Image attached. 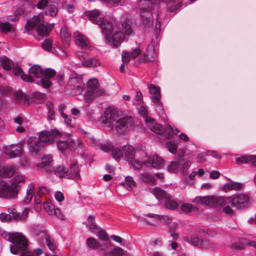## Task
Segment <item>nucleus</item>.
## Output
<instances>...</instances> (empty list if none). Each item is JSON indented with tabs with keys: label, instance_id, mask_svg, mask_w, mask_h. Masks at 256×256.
<instances>
[{
	"label": "nucleus",
	"instance_id": "7ed1b4c3",
	"mask_svg": "<svg viewBox=\"0 0 256 256\" xmlns=\"http://www.w3.org/2000/svg\"><path fill=\"white\" fill-rule=\"evenodd\" d=\"M61 134V132L56 129L52 130L50 132L43 131L40 134L39 138L30 137L28 139V145L29 150L38 154L42 150L45 144L53 142L54 138Z\"/></svg>",
	"mask_w": 256,
	"mask_h": 256
},
{
	"label": "nucleus",
	"instance_id": "e2e57ef3",
	"mask_svg": "<svg viewBox=\"0 0 256 256\" xmlns=\"http://www.w3.org/2000/svg\"><path fill=\"white\" fill-rule=\"evenodd\" d=\"M200 246L202 248L206 249L213 250L215 248V246L206 240H202Z\"/></svg>",
	"mask_w": 256,
	"mask_h": 256
},
{
	"label": "nucleus",
	"instance_id": "c756f323",
	"mask_svg": "<svg viewBox=\"0 0 256 256\" xmlns=\"http://www.w3.org/2000/svg\"><path fill=\"white\" fill-rule=\"evenodd\" d=\"M0 64L4 69L10 70L14 64L12 60L6 56H2L0 58Z\"/></svg>",
	"mask_w": 256,
	"mask_h": 256
},
{
	"label": "nucleus",
	"instance_id": "a878e982",
	"mask_svg": "<svg viewBox=\"0 0 256 256\" xmlns=\"http://www.w3.org/2000/svg\"><path fill=\"white\" fill-rule=\"evenodd\" d=\"M154 120L152 122H149L147 126L149 128L152 132L156 134H162L163 132L162 128L160 124L154 122Z\"/></svg>",
	"mask_w": 256,
	"mask_h": 256
},
{
	"label": "nucleus",
	"instance_id": "864d4df0",
	"mask_svg": "<svg viewBox=\"0 0 256 256\" xmlns=\"http://www.w3.org/2000/svg\"><path fill=\"white\" fill-rule=\"evenodd\" d=\"M112 156L116 160H118L124 156L123 148L122 150L119 148L114 149L112 153Z\"/></svg>",
	"mask_w": 256,
	"mask_h": 256
},
{
	"label": "nucleus",
	"instance_id": "72a5a7b5",
	"mask_svg": "<svg viewBox=\"0 0 256 256\" xmlns=\"http://www.w3.org/2000/svg\"><path fill=\"white\" fill-rule=\"evenodd\" d=\"M82 65L86 67H96L100 65V62L96 59L90 58L87 56V58L84 59V60L83 61Z\"/></svg>",
	"mask_w": 256,
	"mask_h": 256
},
{
	"label": "nucleus",
	"instance_id": "6e6d98bb",
	"mask_svg": "<svg viewBox=\"0 0 256 256\" xmlns=\"http://www.w3.org/2000/svg\"><path fill=\"white\" fill-rule=\"evenodd\" d=\"M192 164V162L190 160L185 162L180 169V174L186 176L188 174V170L190 168Z\"/></svg>",
	"mask_w": 256,
	"mask_h": 256
},
{
	"label": "nucleus",
	"instance_id": "39448f33",
	"mask_svg": "<svg viewBox=\"0 0 256 256\" xmlns=\"http://www.w3.org/2000/svg\"><path fill=\"white\" fill-rule=\"evenodd\" d=\"M144 51L140 50V49H134L130 54L125 50L122 52V59L123 63L128 64L131 58L135 60L138 63L146 62L153 60L152 55L154 53L150 52L148 49H144Z\"/></svg>",
	"mask_w": 256,
	"mask_h": 256
},
{
	"label": "nucleus",
	"instance_id": "09e8293b",
	"mask_svg": "<svg viewBox=\"0 0 256 256\" xmlns=\"http://www.w3.org/2000/svg\"><path fill=\"white\" fill-rule=\"evenodd\" d=\"M145 216L148 217L153 218L156 220L162 222H166L170 220L167 216L158 215L154 214H148Z\"/></svg>",
	"mask_w": 256,
	"mask_h": 256
},
{
	"label": "nucleus",
	"instance_id": "79ce46f5",
	"mask_svg": "<svg viewBox=\"0 0 256 256\" xmlns=\"http://www.w3.org/2000/svg\"><path fill=\"white\" fill-rule=\"evenodd\" d=\"M138 112L144 118L146 124H148L149 122H152L154 120V118L148 116V112L145 106H141L139 108Z\"/></svg>",
	"mask_w": 256,
	"mask_h": 256
},
{
	"label": "nucleus",
	"instance_id": "20e7f679",
	"mask_svg": "<svg viewBox=\"0 0 256 256\" xmlns=\"http://www.w3.org/2000/svg\"><path fill=\"white\" fill-rule=\"evenodd\" d=\"M52 28V26L44 22L42 15H38L34 16L26 21L24 32L30 34L32 30L34 29L38 36H46L50 32Z\"/></svg>",
	"mask_w": 256,
	"mask_h": 256
},
{
	"label": "nucleus",
	"instance_id": "c9c22d12",
	"mask_svg": "<svg viewBox=\"0 0 256 256\" xmlns=\"http://www.w3.org/2000/svg\"><path fill=\"white\" fill-rule=\"evenodd\" d=\"M140 178L143 182L148 183L152 184H154L155 182V179L154 177L148 172H144L140 174Z\"/></svg>",
	"mask_w": 256,
	"mask_h": 256
},
{
	"label": "nucleus",
	"instance_id": "4468645a",
	"mask_svg": "<svg viewBox=\"0 0 256 256\" xmlns=\"http://www.w3.org/2000/svg\"><path fill=\"white\" fill-rule=\"evenodd\" d=\"M90 142L96 149H100L105 152H110L114 148L112 144L109 142H102L100 140H96L92 138L90 140Z\"/></svg>",
	"mask_w": 256,
	"mask_h": 256
},
{
	"label": "nucleus",
	"instance_id": "ddd939ff",
	"mask_svg": "<svg viewBox=\"0 0 256 256\" xmlns=\"http://www.w3.org/2000/svg\"><path fill=\"white\" fill-rule=\"evenodd\" d=\"M134 124L133 118L130 116H126L117 120L116 122V130L118 133H123Z\"/></svg>",
	"mask_w": 256,
	"mask_h": 256
},
{
	"label": "nucleus",
	"instance_id": "c85d7f7f",
	"mask_svg": "<svg viewBox=\"0 0 256 256\" xmlns=\"http://www.w3.org/2000/svg\"><path fill=\"white\" fill-rule=\"evenodd\" d=\"M242 184L239 182H231L226 183L223 186L224 191L228 192L231 190H238L240 189Z\"/></svg>",
	"mask_w": 256,
	"mask_h": 256
},
{
	"label": "nucleus",
	"instance_id": "052dcab7",
	"mask_svg": "<svg viewBox=\"0 0 256 256\" xmlns=\"http://www.w3.org/2000/svg\"><path fill=\"white\" fill-rule=\"evenodd\" d=\"M44 208L48 214L52 216V212L55 208L52 204L50 202H46L44 204Z\"/></svg>",
	"mask_w": 256,
	"mask_h": 256
},
{
	"label": "nucleus",
	"instance_id": "dca6fc26",
	"mask_svg": "<svg viewBox=\"0 0 256 256\" xmlns=\"http://www.w3.org/2000/svg\"><path fill=\"white\" fill-rule=\"evenodd\" d=\"M52 160V156L50 154L43 156L42 162L36 166L37 169L44 170L46 172H50L49 168Z\"/></svg>",
	"mask_w": 256,
	"mask_h": 256
},
{
	"label": "nucleus",
	"instance_id": "13d9d810",
	"mask_svg": "<svg viewBox=\"0 0 256 256\" xmlns=\"http://www.w3.org/2000/svg\"><path fill=\"white\" fill-rule=\"evenodd\" d=\"M12 28V24L9 22H0V30L4 32H8Z\"/></svg>",
	"mask_w": 256,
	"mask_h": 256
},
{
	"label": "nucleus",
	"instance_id": "338daca9",
	"mask_svg": "<svg viewBox=\"0 0 256 256\" xmlns=\"http://www.w3.org/2000/svg\"><path fill=\"white\" fill-rule=\"evenodd\" d=\"M46 244L50 250H54L56 248V244L54 240L51 239L50 236H46Z\"/></svg>",
	"mask_w": 256,
	"mask_h": 256
},
{
	"label": "nucleus",
	"instance_id": "f704fd0d",
	"mask_svg": "<svg viewBox=\"0 0 256 256\" xmlns=\"http://www.w3.org/2000/svg\"><path fill=\"white\" fill-rule=\"evenodd\" d=\"M252 244V242H250L246 239H242L240 242H234L232 244V248L235 250H242L247 246H250Z\"/></svg>",
	"mask_w": 256,
	"mask_h": 256
},
{
	"label": "nucleus",
	"instance_id": "0e129e2a",
	"mask_svg": "<svg viewBox=\"0 0 256 256\" xmlns=\"http://www.w3.org/2000/svg\"><path fill=\"white\" fill-rule=\"evenodd\" d=\"M97 233L98 236L102 240L107 241L108 240V236L104 230H100V228H98V230L96 234Z\"/></svg>",
	"mask_w": 256,
	"mask_h": 256
},
{
	"label": "nucleus",
	"instance_id": "58836bf2",
	"mask_svg": "<svg viewBox=\"0 0 256 256\" xmlns=\"http://www.w3.org/2000/svg\"><path fill=\"white\" fill-rule=\"evenodd\" d=\"M122 184L128 190L130 191L132 190V186H135L136 183L132 177L128 176L126 178L124 182L122 183Z\"/></svg>",
	"mask_w": 256,
	"mask_h": 256
},
{
	"label": "nucleus",
	"instance_id": "c03bdc74",
	"mask_svg": "<svg viewBox=\"0 0 256 256\" xmlns=\"http://www.w3.org/2000/svg\"><path fill=\"white\" fill-rule=\"evenodd\" d=\"M50 53H52L61 58L66 57L68 55L65 49H44Z\"/></svg>",
	"mask_w": 256,
	"mask_h": 256
},
{
	"label": "nucleus",
	"instance_id": "f257e3e1",
	"mask_svg": "<svg viewBox=\"0 0 256 256\" xmlns=\"http://www.w3.org/2000/svg\"><path fill=\"white\" fill-rule=\"evenodd\" d=\"M166 4L168 10L172 12L180 8L182 6V0H142L140 4V14L142 18V22L146 26L150 27L152 25V10L158 7L161 2Z\"/></svg>",
	"mask_w": 256,
	"mask_h": 256
},
{
	"label": "nucleus",
	"instance_id": "f8f14e48",
	"mask_svg": "<svg viewBox=\"0 0 256 256\" xmlns=\"http://www.w3.org/2000/svg\"><path fill=\"white\" fill-rule=\"evenodd\" d=\"M234 206L238 209H244L250 204V198L248 195L245 194H234L230 196Z\"/></svg>",
	"mask_w": 256,
	"mask_h": 256
},
{
	"label": "nucleus",
	"instance_id": "0eeeda50",
	"mask_svg": "<svg viewBox=\"0 0 256 256\" xmlns=\"http://www.w3.org/2000/svg\"><path fill=\"white\" fill-rule=\"evenodd\" d=\"M118 109L114 106H110L105 110L102 123L106 127L112 128L114 122L118 120Z\"/></svg>",
	"mask_w": 256,
	"mask_h": 256
},
{
	"label": "nucleus",
	"instance_id": "bf43d9fd",
	"mask_svg": "<svg viewBox=\"0 0 256 256\" xmlns=\"http://www.w3.org/2000/svg\"><path fill=\"white\" fill-rule=\"evenodd\" d=\"M122 34L124 35H129L132 32V30L128 24L127 22H123L122 24Z\"/></svg>",
	"mask_w": 256,
	"mask_h": 256
},
{
	"label": "nucleus",
	"instance_id": "3c124183",
	"mask_svg": "<svg viewBox=\"0 0 256 256\" xmlns=\"http://www.w3.org/2000/svg\"><path fill=\"white\" fill-rule=\"evenodd\" d=\"M34 186L32 184H29L26 190V195L24 198V202H29L33 196Z\"/></svg>",
	"mask_w": 256,
	"mask_h": 256
},
{
	"label": "nucleus",
	"instance_id": "2eb2a0df",
	"mask_svg": "<svg viewBox=\"0 0 256 256\" xmlns=\"http://www.w3.org/2000/svg\"><path fill=\"white\" fill-rule=\"evenodd\" d=\"M74 40L76 44L81 48H90L92 46L90 40L78 32L74 33Z\"/></svg>",
	"mask_w": 256,
	"mask_h": 256
},
{
	"label": "nucleus",
	"instance_id": "423d86ee",
	"mask_svg": "<svg viewBox=\"0 0 256 256\" xmlns=\"http://www.w3.org/2000/svg\"><path fill=\"white\" fill-rule=\"evenodd\" d=\"M84 86L82 78L78 74L72 73L66 84V92L72 96L80 94L84 90Z\"/></svg>",
	"mask_w": 256,
	"mask_h": 256
},
{
	"label": "nucleus",
	"instance_id": "393cba45",
	"mask_svg": "<svg viewBox=\"0 0 256 256\" xmlns=\"http://www.w3.org/2000/svg\"><path fill=\"white\" fill-rule=\"evenodd\" d=\"M55 174L60 178H68V170L64 165H59L55 170Z\"/></svg>",
	"mask_w": 256,
	"mask_h": 256
},
{
	"label": "nucleus",
	"instance_id": "49530a36",
	"mask_svg": "<svg viewBox=\"0 0 256 256\" xmlns=\"http://www.w3.org/2000/svg\"><path fill=\"white\" fill-rule=\"evenodd\" d=\"M160 96H152L151 98L157 108L161 112L162 114H165L164 109L162 107V104L160 101Z\"/></svg>",
	"mask_w": 256,
	"mask_h": 256
},
{
	"label": "nucleus",
	"instance_id": "ea45409f",
	"mask_svg": "<svg viewBox=\"0 0 256 256\" xmlns=\"http://www.w3.org/2000/svg\"><path fill=\"white\" fill-rule=\"evenodd\" d=\"M152 193L158 200H160L164 198H166V194L164 191L158 187L154 188L152 190Z\"/></svg>",
	"mask_w": 256,
	"mask_h": 256
},
{
	"label": "nucleus",
	"instance_id": "a19ab883",
	"mask_svg": "<svg viewBox=\"0 0 256 256\" xmlns=\"http://www.w3.org/2000/svg\"><path fill=\"white\" fill-rule=\"evenodd\" d=\"M250 155L238 156L235 158L236 162L238 164H246L250 162Z\"/></svg>",
	"mask_w": 256,
	"mask_h": 256
},
{
	"label": "nucleus",
	"instance_id": "4d7b16f0",
	"mask_svg": "<svg viewBox=\"0 0 256 256\" xmlns=\"http://www.w3.org/2000/svg\"><path fill=\"white\" fill-rule=\"evenodd\" d=\"M58 12L57 8L54 6H48L46 10V14L47 15L50 16H55Z\"/></svg>",
	"mask_w": 256,
	"mask_h": 256
},
{
	"label": "nucleus",
	"instance_id": "603ef678",
	"mask_svg": "<svg viewBox=\"0 0 256 256\" xmlns=\"http://www.w3.org/2000/svg\"><path fill=\"white\" fill-rule=\"evenodd\" d=\"M179 130L177 129L174 130L170 126L166 128L164 130L166 136L168 138H172L174 134H177Z\"/></svg>",
	"mask_w": 256,
	"mask_h": 256
},
{
	"label": "nucleus",
	"instance_id": "5fc2aeb1",
	"mask_svg": "<svg viewBox=\"0 0 256 256\" xmlns=\"http://www.w3.org/2000/svg\"><path fill=\"white\" fill-rule=\"evenodd\" d=\"M146 162L145 160H140L132 158L130 160V163L131 166L134 169H138L140 168Z\"/></svg>",
	"mask_w": 256,
	"mask_h": 256
},
{
	"label": "nucleus",
	"instance_id": "a18cd8bd",
	"mask_svg": "<svg viewBox=\"0 0 256 256\" xmlns=\"http://www.w3.org/2000/svg\"><path fill=\"white\" fill-rule=\"evenodd\" d=\"M98 81L96 78H93L90 79L87 82V89L95 91L100 90L98 88Z\"/></svg>",
	"mask_w": 256,
	"mask_h": 256
},
{
	"label": "nucleus",
	"instance_id": "5701e85b",
	"mask_svg": "<svg viewBox=\"0 0 256 256\" xmlns=\"http://www.w3.org/2000/svg\"><path fill=\"white\" fill-rule=\"evenodd\" d=\"M13 72L15 76H20L21 78L24 81L28 82H32L33 81L32 77L29 75L24 74V72L20 67L14 68Z\"/></svg>",
	"mask_w": 256,
	"mask_h": 256
},
{
	"label": "nucleus",
	"instance_id": "9d476101",
	"mask_svg": "<svg viewBox=\"0 0 256 256\" xmlns=\"http://www.w3.org/2000/svg\"><path fill=\"white\" fill-rule=\"evenodd\" d=\"M18 188L16 184L10 185L4 181H0V197L16 198L18 196Z\"/></svg>",
	"mask_w": 256,
	"mask_h": 256
},
{
	"label": "nucleus",
	"instance_id": "1a4fd4ad",
	"mask_svg": "<svg viewBox=\"0 0 256 256\" xmlns=\"http://www.w3.org/2000/svg\"><path fill=\"white\" fill-rule=\"evenodd\" d=\"M114 28V26L112 24V28L110 30H102V32L106 33L105 36L106 41L108 42L114 46L118 47L120 46V44L122 42L124 36L123 34L118 30H116L112 34Z\"/></svg>",
	"mask_w": 256,
	"mask_h": 256
},
{
	"label": "nucleus",
	"instance_id": "6e6552de",
	"mask_svg": "<svg viewBox=\"0 0 256 256\" xmlns=\"http://www.w3.org/2000/svg\"><path fill=\"white\" fill-rule=\"evenodd\" d=\"M86 14L91 22L98 24L102 30H110L112 28V24L108 20L102 18H100L98 20L100 14L98 10H95L88 11L86 12Z\"/></svg>",
	"mask_w": 256,
	"mask_h": 256
},
{
	"label": "nucleus",
	"instance_id": "7c9ffc66",
	"mask_svg": "<svg viewBox=\"0 0 256 256\" xmlns=\"http://www.w3.org/2000/svg\"><path fill=\"white\" fill-rule=\"evenodd\" d=\"M124 254L123 249L120 247H114L104 254V256H122Z\"/></svg>",
	"mask_w": 256,
	"mask_h": 256
},
{
	"label": "nucleus",
	"instance_id": "680f3d73",
	"mask_svg": "<svg viewBox=\"0 0 256 256\" xmlns=\"http://www.w3.org/2000/svg\"><path fill=\"white\" fill-rule=\"evenodd\" d=\"M86 243L88 246L92 249H96L98 246V241L92 238H88Z\"/></svg>",
	"mask_w": 256,
	"mask_h": 256
},
{
	"label": "nucleus",
	"instance_id": "de8ad7c7",
	"mask_svg": "<svg viewBox=\"0 0 256 256\" xmlns=\"http://www.w3.org/2000/svg\"><path fill=\"white\" fill-rule=\"evenodd\" d=\"M180 208L186 214H188L193 211L197 212L198 210V209L196 206H193L190 204H183L181 206Z\"/></svg>",
	"mask_w": 256,
	"mask_h": 256
},
{
	"label": "nucleus",
	"instance_id": "aec40b11",
	"mask_svg": "<svg viewBox=\"0 0 256 256\" xmlns=\"http://www.w3.org/2000/svg\"><path fill=\"white\" fill-rule=\"evenodd\" d=\"M56 144L58 148L61 150H64L67 148H74L76 146V142L70 137L66 141L58 140Z\"/></svg>",
	"mask_w": 256,
	"mask_h": 256
},
{
	"label": "nucleus",
	"instance_id": "f03ea898",
	"mask_svg": "<svg viewBox=\"0 0 256 256\" xmlns=\"http://www.w3.org/2000/svg\"><path fill=\"white\" fill-rule=\"evenodd\" d=\"M192 202L200 203L203 206H212L220 208L221 212L228 216H232L235 214V210L231 200V197L226 196H196Z\"/></svg>",
	"mask_w": 256,
	"mask_h": 256
},
{
	"label": "nucleus",
	"instance_id": "6ab92c4d",
	"mask_svg": "<svg viewBox=\"0 0 256 256\" xmlns=\"http://www.w3.org/2000/svg\"><path fill=\"white\" fill-rule=\"evenodd\" d=\"M8 212L11 215L12 219L14 220H26L28 215V210H24L22 214L18 213L16 210L14 208L8 209Z\"/></svg>",
	"mask_w": 256,
	"mask_h": 256
},
{
	"label": "nucleus",
	"instance_id": "412c9836",
	"mask_svg": "<svg viewBox=\"0 0 256 256\" xmlns=\"http://www.w3.org/2000/svg\"><path fill=\"white\" fill-rule=\"evenodd\" d=\"M70 172H68V178L79 180L80 178V167L76 162L71 164Z\"/></svg>",
	"mask_w": 256,
	"mask_h": 256
},
{
	"label": "nucleus",
	"instance_id": "774afa93",
	"mask_svg": "<svg viewBox=\"0 0 256 256\" xmlns=\"http://www.w3.org/2000/svg\"><path fill=\"white\" fill-rule=\"evenodd\" d=\"M202 240L198 237L193 236L188 239V242L194 246H200Z\"/></svg>",
	"mask_w": 256,
	"mask_h": 256
},
{
	"label": "nucleus",
	"instance_id": "2f4dec72",
	"mask_svg": "<svg viewBox=\"0 0 256 256\" xmlns=\"http://www.w3.org/2000/svg\"><path fill=\"white\" fill-rule=\"evenodd\" d=\"M165 206L166 208L174 210L178 208V204L171 196H168L166 198Z\"/></svg>",
	"mask_w": 256,
	"mask_h": 256
},
{
	"label": "nucleus",
	"instance_id": "a211bd4d",
	"mask_svg": "<svg viewBox=\"0 0 256 256\" xmlns=\"http://www.w3.org/2000/svg\"><path fill=\"white\" fill-rule=\"evenodd\" d=\"M6 153L10 158L21 156L22 154V144L10 146L6 149Z\"/></svg>",
	"mask_w": 256,
	"mask_h": 256
},
{
	"label": "nucleus",
	"instance_id": "bb28decb",
	"mask_svg": "<svg viewBox=\"0 0 256 256\" xmlns=\"http://www.w3.org/2000/svg\"><path fill=\"white\" fill-rule=\"evenodd\" d=\"M123 152L125 156L130 160L134 158L136 150L131 146H123Z\"/></svg>",
	"mask_w": 256,
	"mask_h": 256
},
{
	"label": "nucleus",
	"instance_id": "cd10ccee",
	"mask_svg": "<svg viewBox=\"0 0 256 256\" xmlns=\"http://www.w3.org/2000/svg\"><path fill=\"white\" fill-rule=\"evenodd\" d=\"M88 224L87 226L90 230L94 233H96L98 230V226L95 222V218L92 215H90L88 218Z\"/></svg>",
	"mask_w": 256,
	"mask_h": 256
},
{
	"label": "nucleus",
	"instance_id": "b1692460",
	"mask_svg": "<svg viewBox=\"0 0 256 256\" xmlns=\"http://www.w3.org/2000/svg\"><path fill=\"white\" fill-rule=\"evenodd\" d=\"M30 75H33L36 78H41L43 76L44 70L41 66L38 64H34L28 70Z\"/></svg>",
	"mask_w": 256,
	"mask_h": 256
},
{
	"label": "nucleus",
	"instance_id": "8fccbe9b",
	"mask_svg": "<svg viewBox=\"0 0 256 256\" xmlns=\"http://www.w3.org/2000/svg\"><path fill=\"white\" fill-rule=\"evenodd\" d=\"M150 93L153 96H160V88L158 86H154V84H148Z\"/></svg>",
	"mask_w": 256,
	"mask_h": 256
},
{
	"label": "nucleus",
	"instance_id": "473e14b6",
	"mask_svg": "<svg viewBox=\"0 0 256 256\" xmlns=\"http://www.w3.org/2000/svg\"><path fill=\"white\" fill-rule=\"evenodd\" d=\"M181 164L179 161H174L171 162L170 164L167 168V170L173 173H180Z\"/></svg>",
	"mask_w": 256,
	"mask_h": 256
},
{
	"label": "nucleus",
	"instance_id": "9b49d317",
	"mask_svg": "<svg viewBox=\"0 0 256 256\" xmlns=\"http://www.w3.org/2000/svg\"><path fill=\"white\" fill-rule=\"evenodd\" d=\"M8 240L20 250H24L28 248V240L22 233L10 234Z\"/></svg>",
	"mask_w": 256,
	"mask_h": 256
},
{
	"label": "nucleus",
	"instance_id": "4be33fe9",
	"mask_svg": "<svg viewBox=\"0 0 256 256\" xmlns=\"http://www.w3.org/2000/svg\"><path fill=\"white\" fill-rule=\"evenodd\" d=\"M150 162L152 168L156 169L162 168L164 164V160L158 154L154 155Z\"/></svg>",
	"mask_w": 256,
	"mask_h": 256
},
{
	"label": "nucleus",
	"instance_id": "69168bd1",
	"mask_svg": "<svg viewBox=\"0 0 256 256\" xmlns=\"http://www.w3.org/2000/svg\"><path fill=\"white\" fill-rule=\"evenodd\" d=\"M56 72L52 69L47 68L44 70L43 76L44 78H51L55 76Z\"/></svg>",
	"mask_w": 256,
	"mask_h": 256
},
{
	"label": "nucleus",
	"instance_id": "4c0bfd02",
	"mask_svg": "<svg viewBox=\"0 0 256 256\" xmlns=\"http://www.w3.org/2000/svg\"><path fill=\"white\" fill-rule=\"evenodd\" d=\"M17 170L18 168L14 166H4V176L10 178L16 174Z\"/></svg>",
	"mask_w": 256,
	"mask_h": 256
},
{
	"label": "nucleus",
	"instance_id": "37998d69",
	"mask_svg": "<svg viewBox=\"0 0 256 256\" xmlns=\"http://www.w3.org/2000/svg\"><path fill=\"white\" fill-rule=\"evenodd\" d=\"M16 99L18 102L24 101V103L26 104L29 105L32 102V99L30 98H27L24 96L22 92H18L16 94Z\"/></svg>",
	"mask_w": 256,
	"mask_h": 256
},
{
	"label": "nucleus",
	"instance_id": "e433bc0d",
	"mask_svg": "<svg viewBox=\"0 0 256 256\" xmlns=\"http://www.w3.org/2000/svg\"><path fill=\"white\" fill-rule=\"evenodd\" d=\"M60 36L63 43L68 45L70 41V34L66 28H62L60 32Z\"/></svg>",
	"mask_w": 256,
	"mask_h": 256
},
{
	"label": "nucleus",
	"instance_id": "f3484780",
	"mask_svg": "<svg viewBox=\"0 0 256 256\" xmlns=\"http://www.w3.org/2000/svg\"><path fill=\"white\" fill-rule=\"evenodd\" d=\"M104 94L103 90H93L86 89L84 93V100L86 103H90L98 97L102 96Z\"/></svg>",
	"mask_w": 256,
	"mask_h": 256
}]
</instances>
